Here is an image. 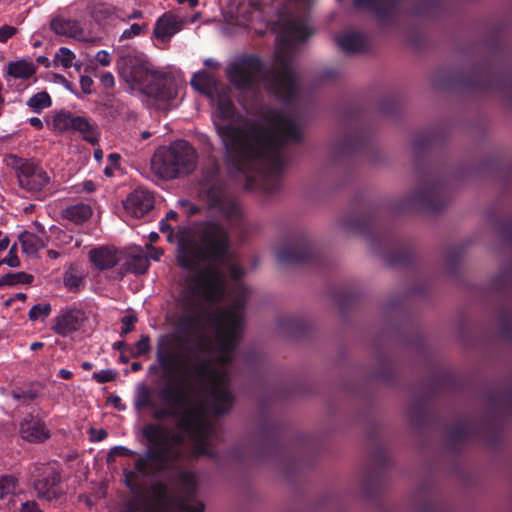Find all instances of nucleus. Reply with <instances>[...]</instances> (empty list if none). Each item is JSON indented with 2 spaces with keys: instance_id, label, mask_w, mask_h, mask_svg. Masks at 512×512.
I'll list each match as a JSON object with an SVG mask.
<instances>
[{
  "instance_id": "nucleus-44",
  "label": "nucleus",
  "mask_w": 512,
  "mask_h": 512,
  "mask_svg": "<svg viewBox=\"0 0 512 512\" xmlns=\"http://www.w3.org/2000/svg\"><path fill=\"white\" fill-rule=\"evenodd\" d=\"M100 82L101 84L103 85V87L105 88H112L114 87L115 85V80H114V77L111 73L107 72V73H104L101 78H100Z\"/></svg>"
},
{
  "instance_id": "nucleus-41",
  "label": "nucleus",
  "mask_w": 512,
  "mask_h": 512,
  "mask_svg": "<svg viewBox=\"0 0 512 512\" xmlns=\"http://www.w3.org/2000/svg\"><path fill=\"white\" fill-rule=\"evenodd\" d=\"M2 263H6L7 265H9L10 267H13V268L19 266L20 261L15 253L14 247H11L7 258L2 260Z\"/></svg>"
},
{
  "instance_id": "nucleus-61",
  "label": "nucleus",
  "mask_w": 512,
  "mask_h": 512,
  "mask_svg": "<svg viewBox=\"0 0 512 512\" xmlns=\"http://www.w3.org/2000/svg\"><path fill=\"white\" fill-rule=\"evenodd\" d=\"M175 217H176V212L170 211V212L167 213V218L173 219Z\"/></svg>"
},
{
  "instance_id": "nucleus-64",
  "label": "nucleus",
  "mask_w": 512,
  "mask_h": 512,
  "mask_svg": "<svg viewBox=\"0 0 512 512\" xmlns=\"http://www.w3.org/2000/svg\"><path fill=\"white\" fill-rule=\"evenodd\" d=\"M139 367H140V365H139V364H137V363H134V364L132 365V368H133L134 370L139 369Z\"/></svg>"
},
{
  "instance_id": "nucleus-42",
  "label": "nucleus",
  "mask_w": 512,
  "mask_h": 512,
  "mask_svg": "<svg viewBox=\"0 0 512 512\" xmlns=\"http://www.w3.org/2000/svg\"><path fill=\"white\" fill-rule=\"evenodd\" d=\"M93 80L89 76L80 77V86L84 93L90 94L92 91Z\"/></svg>"
},
{
  "instance_id": "nucleus-20",
  "label": "nucleus",
  "mask_w": 512,
  "mask_h": 512,
  "mask_svg": "<svg viewBox=\"0 0 512 512\" xmlns=\"http://www.w3.org/2000/svg\"><path fill=\"white\" fill-rule=\"evenodd\" d=\"M338 46L345 51L356 52L362 48V37L354 32H344L336 37Z\"/></svg>"
},
{
  "instance_id": "nucleus-7",
  "label": "nucleus",
  "mask_w": 512,
  "mask_h": 512,
  "mask_svg": "<svg viewBox=\"0 0 512 512\" xmlns=\"http://www.w3.org/2000/svg\"><path fill=\"white\" fill-rule=\"evenodd\" d=\"M123 63L118 68L119 74L133 90L148 96L157 95L154 85L159 81L160 74L150 64L128 58L123 59Z\"/></svg>"
},
{
  "instance_id": "nucleus-31",
  "label": "nucleus",
  "mask_w": 512,
  "mask_h": 512,
  "mask_svg": "<svg viewBox=\"0 0 512 512\" xmlns=\"http://www.w3.org/2000/svg\"><path fill=\"white\" fill-rule=\"evenodd\" d=\"M212 83L213 79L206 71L196 73L192 79V85L203 92H206Z\"/></svg>"
},
{
  "instance_id": "nucleus-40",
  "label": "nucleus",
  "mask_w": 512,
  "mask_h": 512,
  "mask_svg": "<svg viewBox=\"0 0 512 512\" xmlns=\"http://www.w3.org/2000/svg\"><path fill=\"white\" fill-rule=\"evenodd\" d=\"M16 33V29L12 26L4 25L0 28V42L7 41Z\"/></svg>"
},
{
  "instance_id": "nucleus-33",
  "label": "nucleus",
  "mask_w": 512,
  "mask_h": 512,
  "mask_svg": "<svg viewBox=\"0 0 512 512\" xmlns=\"http://www.w3.org/2000/svg\"><path fill=\"white\" fill-rule=\"evenodd\" d=\"M176 506L179 512H203V505L192 498L181 500Z\"/></svg>"
},
{
  "instance_id": "nucleus-16",
  "label": "nucleus",
  "mask_w": 512,
  "mask_h": 512,
  "mask_svg": "<svg viewBox=\"0 0 512 512\" xmlns=\"http://www.w3.org/2000/svg\"><path fill=\"white\" fill-rule=\"evenodd\" d=\"M51 29L61 36L71 37L77 40L87 39L83 27L76 20L55 18L51 22Z\"/></svg>"
},
{
  "instance_id": "nucleus-29",
  "label": "nucleus",
  "mask_w": 512,
  "mask_h": 512,
  "mask_svg": "<svg viewBox=\"0 0 512 512\" xmlns=\"http://www.w3.org/2000/svg\"><path fill=\"white\" fill-rule=\"evenodd\" d=\"M17 488V480L8 475H0V500L12 494Z\"/></svg>"
},
{
  "instance_id": "nucleus-60",
  "label": "nucleus",
  "mask_w": 512,
  "mask_h": 512,
  "mask_svg": "<svg viewBox=\"0 0 512 512\" xmlns=\"http://www.w3.org/2000/svg\"><path fill=\"white\" fill-rule=\"evenodd\" d=\"M149 238L150 240L153 242V241H156L158 239V234L157 233H151L149 235Z\"/></svg>"
},
{
  "instance_id": "nucleus-63",
  "label": "nucleus",
  "mask_w": 512,
  "mask_h": 512,
  "mask_svg": "<svg viewBox=\"0 0 512 512\" xmlns=\"http://www.w3.org/2000/svg\"><path fill=\"white\" fill-rule=\"evenodd\" d=\"M17 298L20 299V300H24L26 298V296H25V294L19 293L17 295Z\"/></svg>"
},
{
  "instance_id": "nucleus-46",
  "label": "nucleus",
  "mask_w": 512,
  "mask_h": 512,
  "mask_svg": "<svg viewBox=\"0 0 512 512\" xmlns=\"http://www.w3.org/2000/svg\"><path fill=\"white\" fill-rule=\"evenodd\" d=\"M230 273L234 279H238L244 275V270L239 265H232L230 268Z\"/></svg>"
},
{
  "instance_id": "nucleus-6",
  "label": "nucleus",
  "mask_w": 512,
  "mask_h": 512,
  "mask_svg": "<svg viewBox=\"0 0 512 512\" xmlns=\"http://www.w3.org/2000/svg\"><path fill=\"white\" fill-rule=\"evenodd\" d=\"M313 33L306 22H290L278 36V45L275 52V61L279 70V91L286 89L292 81V44L303 41Z\"/></svg>"
},
{
  "instance_id": "nucleus-24",
  "label": "nucleus",
  "mask_w": 512,
  "mask_h": 512,
  "mask_svg": "<svg viewBox=\"0 0 512 512\" xmlns=\"http://www.w3.org/2000/svg\"><path fill=\"white\" fill-rule=\"evenodd\" d=\"M51 98L47 92H39L33 95L27 102V105L33 109L34 112L51 106Z\"/></svg>"
},
{
  "instance_id": "nucleus-5",
  "label": "nucleus",
  "mask_w": 512,
  "mask_h": 512,
  "mask_svg": "<svg viewBox=\"0 0 512 512\" xmlns=\"http://www.w3.org/2000/svg\"><path fill=\"white\" fill-rule=\"evenodd\" d=\"M196 155L194 149L184 141L169 148L158 150L152 158V169L164 179H172L193 170Z\"/></svg>"
},
{
  "instance_id": "nucleus-28",
  "label": "nucleus",
  "mask_w": 512,
  "mask_h": 512,
  "mask_svg": "<svg viewBox=\"0 0 512 512\" xmlns=\"http://www.w3.org/2000/svg\"><path fill=\"white\" fill-rule=\"evenodd\" d=\"M51 312V305L49 303H39L34 305L29 313L31 321L44 320Z\"/></svg>"
},
{
  "instance_id": "nucleus-50",
  "label": "nucleus",
  "mask_w": 512,
  "mask_h": 512,
  "mask_svg": "<svg viewBox=\"0 0 512 512\" xmlns=\"http://www.w3.org/2000/svg\"><path fill=\"white\" fill-rule=\"evenodd\" d=\"M61 79H62V84L64 85V87L67 90H69L71 93H73L77 96V93L74 91L72 84L70 82H68L64 77H61Z\"/></svg>"
},
{
  "instance_id": "nucleus-19",
  "label": "nucleus",
  "mask_w": 512,
  "mask_h": 512,
  "mask_svg": "<svg viewBox=\"0 0 512 512\" xmlns=\"http://www.w3.org/2000/svg\"><path fill=\"white\" fill-rule=\"evenodd\" d=\"M35 71V65L24 59L11 62L7 67V73L14 78L27 79L31 77Z\"/></svg>"
},
{
  "instance_id": "nucleus-4",
  "label": "nucleus",
  "mask_w": 512,
  "mask_h": 512,
  "mask_svg": "<svg viewBox=\"0 0 512 512\" xmlns=\"http://www.w3.org/2000/svg\"><path fill=\"white\" fill-rule=\"evenodd\" d=\"M244 302L241 300L235 305L222 311L215 320L216 338L215 353L217 360L228 362L240 338L244 322Z\"/></svg>"
},
{
  "instance_id": "nucleus-45",
  "label": "nucleus",
  "mask_w": 512,
  "mask_h": 512,
  "mask_svg": "<svg viewBox=\"0 0 512 512\" xmlns=\"http://www.w3.org/2000/svg\"><path fill=\"white\" fill-rule=\"evenodd\" d=\"M19 512H41V510L34 501H27L21 505Z\"/></svg>"
},
{
  "instance_id": "nucleus-2",
  "label": "nucleus",
  "mask_w": 512,
  "mask_h": 512,
  "mask_svg": "<svg viewBox=\"0 0 512 512\" xmlns=\"http://www.w3.org/2000/svg\"><path fill=\"white\" fill-rule=\"evenodd\" d=\"M177 239L176 258L178 264L189 272V288L206 300H218L224 293V277L207 263L206 258L218 257L225 251V231L216 225L210 226L203 235L205 251L197 246L188 231H181Z\"/></svg>"
},
{
  "instance_id": "nucleus-1",
  "label": "nucleus",
  "mask_w": 512,
  "mask_h": 512,
  "mask_svg": "<svg viewBox=\"0 0 512 512\" xmlns=\"http://www.w3.org/2000/svg\"><path fill=\"white\" fill-rule=\"evenodd\" d=\"M233 113L230 100L220 99L214 112V124L229 156L237 165L267 153L280 140L296 136L294 122L283 114H272L265 127L256 126L240 131L226 123ZM239 169L243 168L239 166Z\"/></svg>"
},
{
  "instance_id": "nucleus-10",
  "label": "nucleus",
  "mask_w": 512,
  "mask_h": 512,
  "mask_svg": "<svg viewBox=\"0 0 512 512\" xmlns=\"http://www.w3.org/2000/svg\"><path fill=\"white\" fill-rule=\"evenodd\" d=\"M49 180V176L41 167L29 163L24 164L18 174L20 186L30 192L42 190Z\"/></svg>"
},
{
  "instance_id": "nucleus-12",
  "label": "nucleus",
  "mask_w": 512,
  "mask_h": 512,
  "mask_svg": "<svg viewBox=\"0 0 512 512\" xmlns=\"http://www.w3.org/2000/svg\"><path fill=\"white\" fill-rule=\"evenodd\" d=\"M153 207L152 195L145 189L138 188L124 201V209L131 217L139 218Z\"/></svg>"
},
{
  "instance_id": "nucleus-51",
  "label": "nucleus",
  "mask_w": 512,
  "mask_h": 512,
  "mask_svg": "<svg viewBox=\"0 0 512 512\" xmlns=\"http://www.w3.org/2000/svg\"><path fill=\"white\" fill-rule=\"evenodd\" d=\"M119 158H120V157H119V155H118V154H110V155H109V160H110V162H111V164H110V165L117 167V165H118V161H119Z\"/></svg>"
},
{
  "instance_id": "nucleus-43",
  "label": "nucleus",
  "mask_w": 512,
  "mask_h": 512,
  "mask_svg": "<svg viewBox=\"0 0 512 512\" xmlns=\"http://www.w3.org/2000/svg\"><path fill=\"white\" fill-rule=\"evenodd\" d=\"M89 433L92 441H101L107 436V432L104 429L91 428Z\"/></svg>"
},
{
  "instance_id": "nucleus-22",
  "label": "nucleus",
  "mask_w": 512,
  "mask_h": 512,
  "mask_svg": "<svg viewBox=\"0 0 512 512\" xmlns=\"http://www.w3.org/2000/svg\"><path fill=\"white\" fill-rule=\"evenodd\" d=\"M147 464V459L140 458L136 461L134 470H124L125 482L128 487L133 489L139 484L140 479L146 474Z\"/></svg>"
},
{
  "instance_id": "nucleus-48",
  "label": "nucleus",
  "mask_w": 512,
  "mask_h": 512,
  "mask_svg": "<svg viewBox=\"0 0 512 512\" xmlns=\"http://www.w3.org/2000/svg\"><path fill=\"white\" fill-rule=\"evenodd\" d=\"M30 124L33 126V127H36L38 129H41L43 127V122L40 118L38 117H32L30 118Z\"/></svg>"
},
{
  "instance_id": "nucleus-3",
  "label": "nucleus",
  "mask_w": 512,
  "mask_h": 512,
  "mask_svg": "<svg viewBox=\"0 0 512 512\" xmlns=\"http://www.w3.org/2000/svg\"><path fill=\"white\" fill-rule=\"evenodd\" d=\"M157 361L163 377L177 386L181 394L206 386L217 400L230 402L231 395L226 386L227 375L224 369L212 368L209 363L163 346L158 348Z\"/></svg>"
},
{
  "instance_id": "nucleus-37",
  "label": "nucleus",
  "mask_w": 512,
  "mask_h": 512,
  "mask_svg": "<svg viewBox=\"0 0 512 512\" xmlns=\"http://www.w3.org/2000/svg\"><path fill=\"white\" fill-rule=\"evenodd\" d=\"M149 349H150L149 338L147 336H142L140 338V340L137 342V344L134 348L133 354L135 356H139V355H142V354H145L146 352H148Z\"/></svg>"
},
{
  "instance_id": "nucleus-36",
  "label": "nucleus",
  "mask_w": 512,
  "mask_h": 512,
  "mask_svg": "<svg viewBox=\"0 0 512 512\" xmlns=\"http://www.w3.org/2000/svg\"><path fill=\"white\" fill-rule=\"evenodd\" d=\"M132 451L129 449L123 447V446H116L113 447L110 452L107 455V462L112 463L114 462L115 458L118 456H129L132 455Z\"/></svg>"
},
{
  "instance_id": "nucleus-8",
  "label": "nucleus",
  "mask_w": 512,
  "mask_h": 512,
  "mask_svg": "<svg viewBox=\"0 0 512 512\" xmlns=\"http://www.w3.org/2000/svg\"><path fill=\"white\" fill-rule=\"evenodd\" d=\"M47 127L56 134L78 132L90 142L96 140V132L89 120L66 110H57L46 119Z\"/></svg>"
},
{
  "instance_id": "nucleus-18",
  "label": "nucleus",
  "mask_w": 512,
  "mask_h": 512,
  "mask_svg": "<svg viewBox=\"0 0 512 512\" xmlns=\"http://www.w3.org/2000/svg\"><path fill=\"white\" fill-rule=\"evenodd\" d=\"M20 433L23 439L31 442L42 441L49 436L44 424L32 417L24 419L21 423Z\"/></svg>"
},
{
  "instance_id": "nucleus-47",
  "label": "nucleus",
  "mask_w": 512,
  "mask_h": 512,
  "mask_svg": "<svg viewBox=\"0 0 512 512\" xmlns=\"http://www.w3.org/2000/svg\"><path fill=\"white\" fill-rule=\"evenodd\" d=\"M9 244V238L0 231V252L7 249Z\"/></svg>"
},
{
  "instance_id": "nucleus-27",
  "label": "nucleus",
  "mask_w": 512,
  "mask_h": 512,
  "mask_svg": "<svg viewBox=\"0 0 512 512\" xmlns=\"http://www.w3.org/2000/svg\"><path fill=\"white\" fill-rule=\"evenodd\" d=\"M148 267L149 260L142 255L132 256L128 260V268L135 274L145 273Z\"/></svg>"
},
{
  "instance_id": "nucleus-15",
  "label": "nucleus",
  "mask_w": 512,
  "mask_h": 512,
  "mask_svg": "<svg viewBox=\"0 0 512 512\" xmlns=\"http://www.w3.org/2000/svg\"><path fill=\"white\" fill-rule=\"evenodd\" d=\"M179 414V425L182 430L195 437L196 433L202 430L201 409L191 408L185 403L181 406Z\"/></svg>"
},
{
  "instance_id": "nucleus-13",
  "label": "nucleus",
  "mask_w": 512,
  "mask_h": 512,
  "mask_svg": "<svg viewBox=\"0 0 512 512\" xmlns=\"http://www.w3.org/2000/svg\"><path fill=\"white\" fill-rule=\"evenodd\" d=\"M182 86V80H177L173 77H162L160 75L159 81L154 85L157 95L150 96L161 102L170 103L177 98Z\"/></svg>"
},
{
  "instance_id": "nucleus-52",
  "label": "nucleus",
  "mask_w": 512,
  "mask_h": 512,
  "mask_svg": "<svg viewBox=\"0 0 512 512\" xmlns=\"http://www.w3.org/2000/svg\"><path fill=\"white\" fill-rule=\"evenodd\" d=\"M162 254H163V251L161 249H153V252L151 253V257L154 260H159Z\"/></svg>"
},
{
  "instance_id": "nucleus-39",
  "label": "nucleus",
  "mask_w": 512,
  "mask_h": 512,
  "mask_svg": "<svg viewBox=\"0 0 512 512\" xmlns=\"http://www.w3.org/2000/svg\"><path fill=\"white\" fill-rule=\"evenodd\" d=\"M95 60L99 65L106 67L111 63V56L106 50H101L95 55Z\"/></svg>"
},
{
  "instance_id": "nucleus-14",
  "label": "nucleus",
  "mask_w": 512,
  "mask_h": 512,
  "mask_svg": "<svg viewBox=\"0 0 512 512\" xmlns=\"http://www.w3.org/2000/svg\"><path fill=\"white\" fill-rule=\"evenodd\" d=\"M181 30V21L173 14L166 13L155 24L154 35L161 42H167Z\"/></svg>"
},
{
  "instance_id": "nucleus-49",
  "label": "nucleus",
  "mask_w": 512,
  "mask_h": 512,
  "mask_svg": "<svg viewBox=\"0 0 512 512\" xmlns=\"http://www.w3.org/2000/svg\"><path fill=\"white\" fill-rule=\"evenodd\" d=\"M58 375L63 379H70L73 376V373L67 369H60L58 371Z\"/></svg>"
},
{
  "instance_id": "nucleus-54",
  "label": "nucleus",
  "mask_w": 512,
  "mask_h": 512,
  "mask_svg": "<svg viewBox=\"0 0 512 512\" xmlns=\"http://www.w3.org/2000/svg\"><path fill=\"white\" fill-rule=\"evenodd\" d=\"M115 166H112V165H109L105 168L104 170V173L108 176V177H111L114 173V170H115Z\"/></svg>"
},
{
  "instance_id": "nucleus-30",
  "label": "nucleus",
  "mask_w": 512,
  "mask_h": 512,
  "mask_svg": "<svg viewBox=\"0 0 512 512\" xmlns=\"http://www.w3.org/2000/svg\"><path fill=\"white\" fill-rule=\"evenodd\" d=\"M75 54L66 47H61L55 54L54 61L59 63L63 68L73 66Z\"/></svg>"
},
{
  "instance_id": "nucleus-53",
  "label": "nucleus",
  "mask_w": 512,
  "mask_h": 512,
  "mask_svg": "<svg viewBox=\"0 0 512 512\" xmlns=\"http://www.w3.org/2000/svg\"><path fill=\"white\" fill-rule=\"evenodd\" d=\"M143 14L141 11L139 10H135L133 11L129 16L128 18L129 19H139V18H142Z\"/></svg>"
},
{
  "instance_id": "nucleus-25",
  "label": "nucleus",
  "mask_w": 512,
  "mask_h": 512,
  "mask_svg": "<svg viewBox=\"0 0 512 512\" xmlns=\"http://www.w3.org/2000/svg\"><path fill=\"white\" fill-rule=\"evenodd\" d=\"M135 405L140 409L153 406L152 392L147 386L142 384L137 387Z\"/></svg>"
},
{
  "instance_id": "nucleus-59",
  "label": "nucleus",
  "mask_w": 512,
  "mask_h": 512,
  "mask_svg": "<svg viewBox=\"0 0 512 512\" xmlns=\"http://www.w3.org/2000/svg\"><path fill=\"white\" fill-rule=\"evenodd\" d=\"M197 452L200 454L207 453V451L204 448H201L200 443H197Z\"/></svg>"
},
{
  "instance_id": "nucleus-11",
  "label": "nucleus",
  "mask_w": 512,
  "mask_h": 512,
  "mask_svg": "<svg viewBox=\"0 0 512 512\" xmlns=\"http://www.w3.org/2000/svg\"><path fill=\"white\" fill-rule=\"evenodd\" d=\"M53 321L52 330L67 337L80 329L85 321V314L79 310H67L58 314Z\"/></svg>"
},
{
  "instance_id": "nucleus-21",
  "label": "nucleus",
  "mask_w": 512,
  "mask_h": 512,
  "mask_svg": "<svg viewBox=\"0 0 512 512\" xmlns=\"http://www.w3.org/2000/svg\"><path fill=\"white\" fill-rule=\"evenodd\" d=\"M92 215V210L85 204L74 205L63 211V217L75 224H81Z\"/></svg>"
},
{
  "instance_id": "nucleus-32",
  "label": "nucleus",
  "mask_w": 512,
  "mask_h": 512,
  "mask_svg": "<svg viewBox=\"0 0 512 512\" xmlns=\"http://www.w3.org/2000/svg\"><path fill=\"white\" fill-rule=\"evenodd\" d=\"M32 277L25 273L7 274L0 278V286H10L17 283H29Z\"/></svg>"
},
{
  "instance_id": "nucleus-9",
  "label": "nucleus",
  "mask_w": 512,
  "mask_h": 512,
  "mask_svg": "<svg viewBox=\"0 0 512 512\" xmlns=\"http://www.w3.org/2000/svg\"><path fill=\"white\" fill-rule=\"evenodd\" d=\"M261 71V63L257 59H247L233 64L228 70V78L240 88L253 82Z\"/></svg>"
},
{
  "instance_id": "nucleus-23",
  "label": "nucleus",
  "mask_w": 512,
  "mask_h": 512,
  "mask_svg": "<svg viewBox=\"0 0 512 512\" xmlns=\"http://www.w3.org/2000/svg\"><path fill=\"white\" fill-rule=\"evenodd\" d=\"M22 249L26 254L34 255L39 249H42L44 242L34 234L24 233L20 237Z\"/></svg>"
},
{
  "instance_id": "nucleus-17",
  "label": "nucleus",
  "mask_w": 512,
  "mask_h": 512,
  "mask_svg": "<svg viewBox=\"0 0 512 512\" xmlns=\"http://www.w3.org/2000/svg\"><path fill=\"white\" fill-rule=\"evenodd\" d=\"M89 259L94 267L104 270L115 266L119 261V256L115 249L100 247L89 252Z\"/></svg>"
},
{
  "instance_id": "nucleus-35",
  "label": "nucleus",
  "mask_w": 512,
  "mask_h": 512,
  "mask_svg": "<svg viewBox=\"0 0 512 512\" xmlns=\"http://www.w3.org/2000/svg\"><path fill=\"white\" fill-rule=\"evenodd\" d=\"M115 372L111 369L101 370L93 373V379L98 383H106L115 379Z\"/></svg>"
},
{
  "instance_id": "nucleus-55",
  "label": "nucleus",
  "mask_w": 512,
  "mask_h": 512,
  "mask_svg": "<svg viewBox=\"0 0 512 512\" xmlns=\"http://www.w3.org/2000/svg\"><path fill=\"white\" fill-rule=\"evenodd\" d=\"M43 346H44V344L42 342H33L30 346V349L32 351H35V350L42 348Z\"/></svg>"
},
{
  "instance_id": "nucleus-56",
  "label": "nucleus",
  "mask_w": 512,
  "mask_h": 512,
  "mask_svg": "<svg viewBox=\"0 0 512 512\" xmlns=\"http://www.w3.org/2000/svg\"><path fill=\"white\" fill-rule=\"evenodd\" d=\"M94 156H95V158H96L98 161H100V160L102 159V157H103V153H102V151H101V150H95V152H94Z\"/></svg>"
},
{
  "instance_id": "nucleus-34",
  "label": "nucleus",
  "mask_w": 512,
  "mask_h": 512,
  "mask_svg": "<svg viewBox=\"0 0 512 512\" xmlns=\"http://www.w3.org/2000/svg\"><path fill=\"white\" fill-rule=\"evenodd\" d=\"M148 29L147 24H132L128 29H125L121 36V40H127L131 39L135 36L140 35L143 31H146Z\"/></svg>"
},
{
  "instance_id": "nucleus-58",
  "label": "nucleus",
  "mask_w": 512,
  "mask_h": 512,
  "mask_svg": "<svg viewBox=\"0 0 512 512\" xmlns=\"http://www.w3.org/2000/svg\"><path fill=\"white\" fill-rule=\"evenodd\" d=\"M82 367H83V369H85V370H89V369H91V368H92V364H91V363H89V362H83V363H82Z\"/></svg>"
},
{
  "instance_id": "nucleus-62",
  "label": "nucleus",
  "mask_w": 512,
  "mask_h": 512,
  "mask_svg": "<svg viewBox=\"0 0 512 512\" xmlns=\"http://www.w3.org/2000/svg\"><path fill=\"white\" fill-rule=\"evenodd\" d=\"M73 66L75 67V69H76L77 71H80V69H81V64H78V63H74V62H73Z\"/></svg>"
},
{
  "instance_id": "nucleus-57",
  "label": "nucleus",
  "mask_w": 512,
  "mask_h": 512,
  "mask_svg": "<svg viewBox=\"0 0 512 512\" xmlns=\"http://www.w3.org/2000/svg\"><path fill=\"white\" fill-rule=\"evenodd\" d=\"M85 189H86L87 191H93V190H94V185H93V183H91V182H86V183H85Z\"/></svg>"
},
{
  "instance_id": "nucleus-38",
  "label": "nucleus",
  "mask_w": 512,
  "mask_h": 512,
  "mask_svg": "<svg viewBox=\"0 0 512 512\" xmlns=\"http://www.w3.org/2000/svg\"><path fill=\"white\" fill-rule=\"evenodd\" d=\"M137 321L134 315H126L122 319V330L123 334H127L132 331L135 322Z\"/></svg>"
},
{
  "instance_id": "nucleus-26",
  "label": "nucleus",
  "mask_w": 512,
  "mask_h": 512,
  "mask_svg": "<svg viewBox=\"0 0 512 512\" xmlns=\"http://www.w3.org/2000/svg\"><path fill=\"white\" fill-rule=\"evenodd\" d=\"M57 478L54 476L50 483H46L44 480H37L35 483V489L39 496L44 497L46 499H51L56 496V486Z\"/></svg>"
}]
</instances>
